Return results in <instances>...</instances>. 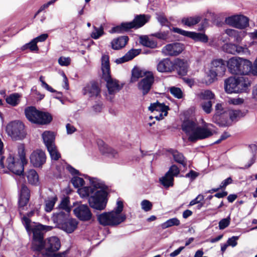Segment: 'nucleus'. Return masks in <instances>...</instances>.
Masks as SVG:
<instances>
[{
    "label": "nucleus",
    "mask_w": 257,
    "mask_h": 257,
    "mask_svg": "<svg viewBox=\"0 0 257 257\" xmlns=\"http://www.w3.org/2000/svg\"><path fill=\"white\" fill-rule=\"evenodd\" d=\"M172 31L175 33L190 38L195 41L207 43L208 41V37L203 33L186 31L178 28H173Z\"/></svg>",
    "instance_id": "13"
},
{
    "label": "nucleus",
    "mask_w": 257,
    "mask_h": 257,
    "mask_svg": "<svg viewBox=\"0 0 257 257\" xmlns=\"http://www.w3.org/2000/svg\"><path fill=\"white\" fill-rule=\"evenodd\" d=\"M140 43L144 46L150 47L151 48H155L157 47V43L156 41L153 40L151 37L147 36L140 37Z\"/></svg>",
    "instance_id": "39"
},
{
    "label": "nucleus",
    "mask_w": 257,
    "mask_h": 257,
    "mask_svg": "<svg viewBox=\"0 0 257 257\" xmlns=\"http://www.w3.org/2000/svg\"><path fill=\"white\" fill-rule=\"evenodd\" d=\"M105 188L101 180L81 175V197H88L92 208L99 211L105 209L107 203Z\"/></svg>",
    "instance_id": "1"
},
{
    "label": "nucleus",
    "mask_w": 257,
    "mask_h": 257,
    "mask_svg": "<svg viewBox=\"0 0 257 257\" xmlns=\"http://www.w3.org/2000/svg\"><path fill=\"white\" fill-rule=\"evenodd\" d=\"M47 150L52 160L57 161L61 157V155L58 151L55 145L47 148Z\"/></svg>",
    "instance_id": "46"
},
{
    "label": "nucleus",
    "mask_w": 257,
    "mask_h": 257,
    "mask_svg": "<svg viewBox=\"0 0 257 257\" xmlns=\"http://www.w3.org/2000/svg\"><path fill=\"white\" fill-rule=\"evenodd\" d=\"M77 222L75 219L69 218L68 220L64 224L66 227L65 228H60L65 231L67 233H70L74 231L77 226Z\"/></svg>",
    "instance_id": "41"
},
{
    "label": "nucleus",
    "mask_w": 257,
    "mask_h": 257,
    "mask_svg": "<svg viewBox=\"0 0 257 257\" xmlns=\"http://www.w3.org/2000/svg\"><path fill=\"white\" fill-rule=\"evenodd\" d=\"M20 95L18 93H13L6 98L7 102L13 106H16L19 103Z\"/></svg>",
    "instance_id": "44"
},
{
    "label": "nucleus",
    "mask_w": 257,
    "mask_h": 257,
    "mask_svg": "<svg viewBox=\"0 0 257 257\" xmlns=\"http://www.w3.org/2000/svg\"><path fill=\"white\" fill-rule=\"evenodd\" d=\"M167 173L172 175L174 178V177L177 176L179 174L180 170L177 166L172 165Z\"/></svg>",
    "instance_id": "60"
},
{
    "label": "nucleus",
    "mask_w": 257,
    "mask_h": 257,
    "mask_svg": "<svg viewBox=\"0 0 257 257\" xmlns=\"http://www.w3.org/2000/svg\"><path fill=\"white\" fill-rule=\"evenodd\" d=\"M160 181L164 187L168 188L173 186L174 178L172 175L166 173L164 176L160 179Z\"/></svg>",
    "instance_id": "42"
},
{
    "label": "nucleus",
    "mask_w": 257,
    "mask_h": 257,
    "mask_svg": "<svg viewBox=\"0 0 257 257\" xmlns=\"http://www.w3.org/2000/svg\"><path fill=\"white\" fill-rule=\"evenodd\" d=\"M242 58L237 57H233L229 59L227 61V66L232 74H237L238 67Z\"/></svg>",
    "instance_id": "24"
},
{
    "label": "nucleus",
    "mask_w": 257,
    "mask_h": 257,
    "mask_svg": "<svg viewBox=\"0 0 257 257\" xmlns=\"http://www.w3.org/2000/svg\"><path fill=\"white\" fill-rule=\"evenodd\" d=\"M236 54L247 56L250 54V52L246 45L241 46L236 45Z\"/></svg>",
    "instance_id": "51"
},
{
    "label": "nucleus",
    "mask_w": 257,
    "mask_h": 257,
    "mask_svg": "<svg viewBox=\"0 0 257 257\" xmlns=\"http://www.w3.org/2000/svg\"><path fill=\"white\" fill-rule=\"evenodd\" d=\"M201 19V17L199 16L184 17L181 20V23L185 26L192 27L197 24Z\"/></svg>",
    "instance_id": "32"
},
{
    "label": "nucleus",
    "mask_w": 257,
    "mask_h": 257,
    "mask_svg": "<svg viewBox=\"0 0 257 257\" xmlns=\"http://www.w3.org/2000/svg\"><path fill=\"white\" fill-rule=\"evenodd\" d=\"M150 17L144 15H140L136 16L134 20L131 22H128L131 24L130 28H139L144 26L149 19Z\"/></svg>",
    "instance_id": "23"
},
{
    "label": "nucleus",
    "mask_w": 257,
    "mask_h": 257,
    "mask_svg": "<svg viewBox=\"0 0 257 257\" xmlns=\"http://www.w3.org/2000/svg\"><path fill=\"white\" fill-rule=\"evenodd\" d=\"M246 35V32L244 31H238L237 30V33L234 37V40L236 42H241L242 39Z\"/></svg>",
    "instance_id": "63"
},
{
    "label": "nucleus",
    "mask_w": 257,
    "mask_h": 257,
    "mask_svg": "<svg viewBox=\"0 0 257 257\" xmlns=\"http://www.w3.org/2000/svg\"><path fill=\"white\" fill-rule=\"evenodd\" d=\"M238 93L245 91L250 86V82L244 76L236 77Z\"/></svg>",
    "instance_id": "26"
},
{
    "label": "nucleus",
    "mask_w": 257,
    "mask_h": 257,
    "mask_svg": "<svg viewBox=\"0 0 257 257\" xmlns=\"http://www.w3.org/2000/svg\"><path fill=\"white\" fill-rule=\"evenodd\" d=\"M4 157H2L0 159V166L2 168H4L5 166L13 173L21 175L24 172V164L18 159H16L13 155H10L6 161V165L4 163Z\"/></svg>",
    "instance_id": "7"
},
{
    "label": "nucleus",
    "mask_w": 257,
    "mask_h": 257,
    "mask_svg": "<svg viewBox=\"0 0 257 257\" xmlns=\"http://www.w3.org/2000/svg\"><path fill=\"white\" fill-rule=\"evenodd\" d=\"M230 218L228 217L226 218L221 219L219 222V228L220 229H223L227 227L230 224Z\"/></svg>",
    "instance_id": "59"
},
{
    "label": "nucleus",
    "mask_w": 257,
    "mask_h": 257,
    "mask_svg": "<svg viewBox=\"0 0 257 257\" xmlns=\"http://www.w3.org/2000/svg\"><path fill=\"white\" fill-rule=\"evenodd\" d=\"M92 220V213L88 206L81 205V221L91 222Z\"/></svg>",
    "instance_id": "30"
},
{
    "label": "nucleus",
    "mask_w": 257,
    "mask_h": 257,
    "mask_svg": "<svg viewBox=\"0 0 257 257\" xmlns=\"http://www.w3.org/2000/svg\"><path fill=\"white\" fill-rule=\"evenodd\" d=\"M69 198L68 197H64L61 200L59 205V208L65 210L67 213H70L71 208L69 207Z\"/></svg>",
    "instance_id": "48"
},
{
    "label": "nucleus",
    "mask_w": 257,
    "mask_h": 257,
    "mask_svg": "<svg viewBox=\"0 0 257 257\" xmlns=\"http://www.w3.org/2000/svg\"><path fill=\"white\" fill-rule=\"evenodd\" d=\"M210 126L211 124H208L204 127H197L194 121L187 120L183 122L182 128L188 135L189 139L194 142L212 136L213 133Z\"/></svg>",
    "instance_id": "4"
},
{
    "label": "nucleus",
    "mask_w": 257,
    "mask_h": 257,
    "mask_svg": "<svg viewBox=\"0 0 257 257\" xmlns=\"http://www.w3.org/2000/svg\"><path fill=\"white\" fill-rule=\"evenodd\" d=\"M30 191L28 188L25 185H22L19 194V207L20 210H23L29 201Z\"/></svg>",
    "instance_id": "18"
},
{
    "label": "nucleus",
    "mask_w": 257,
    "mask_h": 257,
    "mask_svg": "<svg viewBox=\"0 0 257 257\" xmlns=\"http://www.w3.org/2000/svg\"><path fill=\"white\" fill-rule=\"evenodd\" d=\"M225 24L238 29H244L249 26V19L241 14L228 16L225 19Z\"/></svg>",
    "instance_id": "9"
},
{
    "label": "nucleus",
    "mask_w": 257,
    "mask_h": 257,
    "mask_svg": "<svg viewBox=\"0 0 257 257\" xmlns=\"http://www.w3.org/2000/svg\"><path fill=\"white\" fill-rule=\"evenodd\" d=\"M71 182L73 186L77 189V193L80 195V178L79 175L72 177Z\"/></svg>",
    "instance_id": "52"
},
{
    "label": "nucleus",
    "mask_w": 257,
    "mask_h": 257,
    "mask_svg": "<svg viewBox=\"0 0 257 257\" xmlns=\"http://www.w3.org/2000/svg\"><path fill=\"white\" fill-rule=\"evenodd\" d=\"M37 44V42L33 39L30 42L23 46V49L25 50L26 49H29L32 51H37L38 50V47Z\"/></svg>",
    "instance_id": "55"
},
{
    "label": "nucleus",
    "mask_w": 257,
    "mask_h": 257,
    "mask_svg": "<svg viewBox=\"0 0 257 257\" xmlns=\"http://www.w3.org/2000/svg\"><path fill=\"white\" fill-rule=\"evenodd\" d=\"M30 162L35 167H41L46 162L45 153L40 150L34 151L31 155Z\"/></svg>",
    "instance_id": "15"
},
{
    "label": "nucleus",
    "mask_w": 257,
    "mask_h": 257,
    "mask_svg": "<svg viewBox=\"0 0 257 257\" xmlns=\"http://www.w3.org/2000/svg\"><path fill=\"white\" fill-rule=\"evenodd\" d=\"M69 213L64 212L62 211L53 214L52 220L56 224L57 227L59 228H65V222L68 220Z\"/></svg>",
    "instance_id": "17"
},
{
    "label": "nucleus",
    "mask_w": 257,
    "mask_h": 257,
    "mask_svg": "<svg viewBox=\"0 0 257 257\" xmlns=\"http://www.w3.org/2000/svg\"><path fill=\"white\" fill-rule=\"evenodd\" d=\"M97 145L100 153L110 159H117L119 157L118 151L106 144L103 141L98 140Z\"/></svg>",
    "instance_id": "12"
},
{
    "label": "nucleus",
    "mask_w": 257,
    "mask_h": 257,
    "mask_svg": "<svg viewBox=\"0 0 257 257\" xmlns=\"http://www.w3.org/2000/svg\"><path fill=\"white\" fill-rule=\"evenodd\" d=\"M43 142L47 149L55 145V136L53 133L50 131H45L42 134Z\"/></svg>",
    "instance_id": "28"
},
{
    "label": "nucleus",
    "mask_w": 257,
    "mask_h": 257,
    "mask_svg": "<svg viewBox=\"0 0 257 257\" xmlns=\"http://www.w3.org/2000/svg\"><path fill=\"white\" fill-rule=\"evenodd\" d=\"M198 97L201 102L208 100L211 101L212 99L214 98L215 95L211 91L205 90L199 93L198 94Z\"/></svg>",
    "instance_id": "40"
},
{
    "label": "nucleus",
    "mask_w": 257,
    "mask_h": 257,
    "mask_svg": "<svg viewBox=\"0 0 257 257\" xmlns=\"http://www.w3.org/2000/svg\"><path fill=\"white\" fill-rule=\"evenodd\" d=\"M236 45L232 43H227L223 45V49L227 53L236 54Z\"/></svg>",
    "instance_id": "50"
},
{
    "label": "nucleus",
    "mask_w": 257,
    "mask_h": 257,
    "mask_svg": "<svg viewBox=\"0 0 257 257\" xmlns=\"http://www.w3.org/2000/svg\"><path fill=\"white\" fill-rule=\"evenodd\" d=\"M149 109L153 114V116L151 117H153L157 120H160L167 115L169 107L163 103L157 102L152 103L149 107Z\"/></svg>",
    "instance_id": "10"
},
{
    "label": "nucleus",
    "mask_w": 257,
    "mask_h": 257,
    "mask_svg": "<svg viewBox=\"0 0 257 257\" xmlns=\"http://www.w3.org/2000/svg\"><path fill=\"white\" fill-rule=\"evenodd\" d=\"M139 54L138 50H132L128 52L123 57L115 60V62L117 64H120L125 62L128 61L133 59L135 56Z\"/></svg>",
    "instance_id": "33"
},
{
    "label": "nucleus",
    "mask_w": 257,
    "mask_h": 257,
    "mask_svg": "<svg viewBox=\"0 0 257 257\" xmlns=\"http://www.w3.org/2000/svg\"><path fill=\"white\" fill-rule=\"evenodd\" d=\"M84 94L88 95L89 97L97 96L99 93L98 87L94 83L87 85L83 89Z\"/></svg>",
    "instance_id": "29"
},
{
    "label": "nucleus",
    "mask_w": 257,
    "mask_h": 257,
    "mask_svg": "<svg viewBox=\"0 0 257 257\" xmlns=\"http://www.w3.org/2000/svg\"><path fill=\"white\" fill-rule=\"evenodd\" d=\"M200 105L202 109L205 113L209 114L212 111V104L211 101L208 100L201 101Z\"/></svg>",
    "instance_id": "49"
},
{
    "label": "nucleus",
    "mask_w": 257,
    "mask_h": 257,
    "mask_svg": "<svg viewBox=\"0 0 257 257\" xmlns=\"http://www.w3.org/2000/svg\"><path fill=\"white\" fill-rule=\"evenodd\" d=\"M6 132L8 136L15 140L23 139L26 136L24 131V125L20 121L15 120L10 122L6 127Z\"/></svg>",
    "instance_id": "8"
},
{
    "label": "nucleus",
    "mask_w": 257,
    "mask_h": 257,
    "mask_svg": "<svg viewBox=\"0 0 257 257\" xmlns=\"http://www.w3.org/2000/svg\"><path fill=\"white\" fill-rule=\"evenodd\" d=\"M25 113L27 118L34 123L46 124L50 123L52 119L49 113L39 111L34 106L26 107Z\"/></svg>",
    "instance_id": "6"
},
{
    "label": "nucleus",
    "mask_w": 257,
    "mask_h": 257,
    "mask_svg": "<svg viewBox=\"0 0 257 257\" xmlns=\"http://www.w3.org/2000/svg\"><path fill=\"white\" fill-rule=\"evenodd\" d=\"M169 153L172 156L175 162L182 165L184 167L186 166V160L182 154L174 150H170Z\"/></svg>",
    "instance_id": "35"
},
{
    "label": "nucleus",
    "mask_w": 257,
    "mask_h": 257,
    "mask_svg": "<svg viewBox=\"0 0 257 257\" xmlns=\"http://www.w3.org/2000/svg\"><path fill=\"white\" fill-rule=\"evenodd\" d=\"M131 25L128 22L127 23H122L120 25L114 27L111 29L110 31V33H121L124 31H126L131 28H130V26Z\"/></svg>",
    "instance_id": "43"
},
{
    "label": "nucleus",
    "mask_w": 257,
    "mask_h": 257,
    "mask_svg": "<svg viewBox=\"0 0 257 257\" xmlns=\"http://www.w3.org/2000/svg\"><path fill=\"white\" fill-rule=\"evenodd\" d=\"M170 93L177 98H181L183 96V93L181 90L178 87H171L170 88Z\"/></svg>",
    "instance_id": "54"
},
{
    "label": "nucleus",
    "mask_w": 257,
    "mask_h": 257,
    "mask_svg": "<svg viewBox=\"0 0 257 257\" xmlns=\"http://www.w3.org/2000/svg\"><path fill=\"white\" fill-rule=\"evenodd\" d=\"M175 65L177 67L180 74L184 75L186 74L188 68V64L186 61L177 59L176 61Z\"/></svg>",
    "instance_id": "36"
},
{
    "label": "nucleus",
    "mask_w": 257,
    "mask_h": 257,
    "mask_svg": "<svg viewBox=\"0 0 257 257\" xmlns=\"http://www.w3.org/2000/svg\"><path fill=\"white\" fill-rule=\"evenodd\" d=\"M61 243L59 238L52 236L45 240L43 239H33L32 249L38 252L41 257H66L67 251L57 252L60 249Z\"/></svg>",
    "instance_id": "2"
},
{
    "label": "nucleus",
    "mask_w": 257,
    "mask_h": 257,
    "mask_svg": "<svg viewBox=\"0 0 257 257\" xmlns=\"http://www.w3.org/2000/svg\"><path fill=\"white\" fill-rule=\"evenodd\" d=\"M244 100L242 98L239 97L229 98L228 100L229 104L235 105H240L242 104Z\"/></svg>",
    "instance_id": "61"
},
{
    "label": "nucleus",
    "mask_w": 257,
    "mask_h": 257,
    "mask_svg": "<svg viewBox=\"0 0 257 257\" xmlns=\"http://www.w3.org/2000/svg\"><path fill=\"white\" fill-rule=\"evenodd\" d=\"M142 209L146 212L150 211L152 209V203L148 200H144L141 203Z\"/></svg>",
    "instance_id": "56"
},
{
    "label": "nucleus",
    "mask_w": 257,
    "mask_h": 257,
    "mask_svg": "<svg viewBox=\"0 0 257 257\" xmlns=\"http://www.w3.org/2000/svg\"><path fill=\"white\" fill-rule=\"evenodd\" d=\"M57 0H51L48 3L43 5L38 11L37 13L35 14V17H36L39 13L44 11L45 9L48 8L50 5L54 4Z\"/></svg>",
    "instance_id": "64"
},
{
    "label": "nucleus",
    "mask_w": 257,
    "mask_h": 257,
    "mask_svg": "<svg viewBox=\"0 0 257 257\" xmlns=\"http://www.w3.org/2000/svg\"><path fill=\"white\" fill-rule=\"evenodd\" d=\"M154 78L152 73H149L146 77L143 78L138 84L139 90L146 95L150 90L151 86L154 82Z\"/></svg>",
    "instance_id": "14"
},
{
    "label": "nucleus",
    "mask_w": 257,
    "mask_h": 257,
    "mask_svg": "<svg viewBox=\"0 0 257 257\" xmlns=\"http://www.w3.org/2000/svg\"><path fill=\"white\" fill-rule=\"evenodd\" d=\"M101 70L102 72V77L106 82V87L109 94H113L122 88V85L120 84L118 81L112 79L110 76V70L108 55H103L101 58Z\"/></svg>",
    "instance_id": "5"
},
{
    "label": "nucleus",
    "mask_w": 257,
    "mask_h": 257,
    "mask_svg": "<svg viewBox=\"0 0 257 257\" xmlns=\"http://www.w3.org/2000/svg\"><path fill=\"white\" fill-rule=\"evenodd\" d=\"M128 39V37L126 36H122L114 39L111 42L112 48L115 50L122 48L127 43Z\"/></svg>",
    "instance_id": "31"
},
{
    "label": "nucleus",
    "mask_w": 257,
    "mask_h": 257,
    "mask_svg": "<svg viewBox=\"0 0 257 257\" xmlns=\"http://www.w3.org/2000/svg\"><path fill=\"white\" fill-rule=\"evenodd\" d=\"M238 68L237 74H252V63L249 60L242 58Z\"/></svg>",
    "instance_id": "21"
},
{
    "label": "nucleus",
    "mask_w": 257,
    "mask_h": 257,
    "mask_svg": "<svg viewBox=\"0 0 257 257\" xmlns=\"http://www.w3.org/2000/svg\"><path fill=\"white\" fill-rule=\"evenodd\" d=\"M18 154L20 157V160L24 165L27 164V161L25 157V148L23 145H20L18 147Z\"/></svg>",
    "instance_id": "53"
},
{
    "label": "nucleus",
    "mask_w": 257,
    "mask_h": 257,
    "mask_svg": "<svg viewBox=\"0 0 257 257\" xmlns=\"http://www.w3.org/2000/svg\"><path fill=\"white\" fill-rule=\"evenodd\" d=\"M26 176L29 183L32 185L39 184V176L37 172L34 169H31L26 173Z\"/></svg>",
    "instance_id": "34"
},
{
    "label": "nucleus",
    "mask_w": 257,
    "mask_h": 257,
    "mask_svg": "<svg viewBox=\"0 0 257 257\" xmlns=\"http://www.w3.org/2000/svg\"><path fill=\"white\" fill-rule=\"evenodd\" d=\"M179 224L180 221L176 218H173L162 224L161 227L163 229H166L173 226H178Z\"/></svg>",
    "instance_id": "47"
},
{
    "label": "nucleus",
    "mask_w": 257,
    "mask_h": 257,
    "mask_svg": "<svg viewBox=\"0 0 257 257\" xmlns=\"http://www.w3.org/2000/svg\"><path fill=\"white\" fill-rule=\"evenodd\" d=\"M227 114L224 110L222 104L218 103L215 105V114L213 117L214 122L221 126H227L230 124L229 120L226 119Z\"/></svg>",
    "instance_id": "11"
},
{
    "label": "nucleus",
    "mask_w": 257,
    "mask_h": 257,
    "mask_svg": "<svg viewBox=\"0 0 257 257\" xmlns=\"http://www.w3.org/2000/svg\"><path fill=\"white\" fill-rule=\"evenodd\" d=\"M103 34V29L101 27L98 28H94V31L91 33V37L93 39H97Z\"/></svg>",
    "instance_id": "57"
},
{
    "label": "nucleus",
    "mask_w": 257,
    "mask_h": 257,
    "mask_svg": "<svg viewBox=\"0 0 257 257\" xmlns=\"http://www.w3.org/2000/svg\"><path fill=\"white\" fill-rule=\"evenodd\" d=\"M57 200L56 195L48 197L45 201V210L47 212H51Z\"/></svg>",
    "instance_id": "37"
},
{
    "label": "nucleus",
    "mask_w": 257,
    "mask_h": 257,
    "mask_svg": "<svg viewBox=\"0 0 257 257\" xmlns=\"http://www.w3.org/2000/svg\"><path fill=\"white\" fill-rule=\"evenodd\" d=\"M175 68V64L167 58L162 60L157 65V70L160 72H170Z\"/></svg>",
    "instance_id": "19"
},
{
    "label": "nucleus",
    "mask_w": 257,
    "mask_h": 257,
    "mask_svg": "<svg viewBox=\"0 0 257 257\" xmlns=\"http://www.w3.org/2000/svg\"><path fill=\"white\" fill-rule=\"evenodd\" d=\"M217 74H222L225 70V64L222 59H215L212 61L210 69Z\"/></svg>",
    "instance_id": "25"
},
{
    "label": "nucleus",
    "mask_w": 257,
    "mask_h": 257,
    "mask_svg": "<svg viewBox=\"0 0 257 257\" xmlns=\"http://www.w3.org/2000/svg\"><path fill=\"white\" fill-rule=\"evenodd\" d=\"M184 50L182 44L176 43L167 45L162 49V52L166 55L176 56Z\"/></svg>",
    "instance_id": "16"
},
{
    "label": "nucleus",
    "mask_w": 257,
    "mask_h": 257,
    "mask_svg": "<svg viewBox=\"0 0 257 257\" xmlns=\"http://www.w3.org/2000/svg\"><path fill=\"white\" fill-rule=\"evenodd\" d=\"M58 62L62 66H68L70 64L71 59L69 57L61 56L58 59Z\"/></svg>",
    "instance_id": "58"
},
{
    "label": "nucleus",
    "mask_w": 257,
    "mask_h": 257,
    "mask_svg": "<svg viewBox=\"0 0 257 257\" xmlns=\"http://www.w3.org/2000/svg\"><path fill=\"white\" fill-rule=\"evenodd\" d=\"M52 226L44 225L41 224L37 225L33 229V239H43L44 232L52 230Z\"/></svg>",
    "instance_id": "20"
},
{
    "label": "nucleus",
    "mask_w": 257,
    "mask_h": 257,
    "mask_svg": "<svg viewBox=\"0 0 257 257\" xmlns=\"http://www.w3.org/2000/svg\"><path fill=\"white\" fill-rule=\"evenodd\" d=\"M123 202L120 199H117L116 207L109 212H104L97 215L99 223L103 226H116L124 222L126 218V215L122 213Z\"/></svg>",
    "instance_id": "3"
},
{
    "label": "nucleus",
    "mask_w": 257,
    "mask_h": 257,
    "mask_svg": "<svg viewBox=\"0 0 257 257\" xmlns=\"http://www.w3.org/2000/svg\"><path fill=\"white\" fill-rule=\"evenodd\" d=\"M66 169L71 174L72 177L80 175L78 170L75 169L69 164H66Z\"/></svg>",
    "instance_id": "62"
},
{
    "label": "nucleus",
    "mask_w": 257,
    "mask_h": 257,
    "mask_svg": "<svg viewBox=\"0 0 257 257\" xmlns=\"http://www.w3.org/2000/svg\"><path fill=\"white\" fill-rule=\"evenodd\" d=\"M218 74L215 72L211 71L209 69L205 73L202 82L207 85L212 83L216 79V76Z\"/></svg>",
    "instance_id": "38"
},
{
    "label": "nucleus",
    "mask_w": 257,
    "mask_h": 257,
    "mask_svg": "<svg viewBox=\"0 0 257 257\" xmlns=\"http://www.w3.org/2000/svg\"><path fill=\"white\" fill-rule=\"evenodd\" d=\"M228 115L230 119L233 121H236L243 116V113L239 110H229Z\"/></svg>",
    "instance_id": "45"
},
{
    "label": "nucleus",
    "mask_w": 257,
    "mask_h": 257,
    "mask_svg": "<svg viewBox=\"0 0 257 257\" xmlns=\"http://www.w3.org/2000/svg\"><path fill=\"white\" fill-rule=\"evenodd\" d=\"M149 73H152L151 72L141 69L139 68H134L132 71V77L131 81L135 82L140 78H145Z\"/></svg>",
    "instance_id": "27"
},
{
    "label": "nucleus",
    "mask_w": 257,
    "mask_h": 257,
    "mask_svg": "<svg viewBox=\"0 0 257 257\" xmlns=\"http://www.w3.org/2000/svg\"><path fill=\"white\" fill-rule=\"evenodd\" d=\"M236 77H229L225 81L224 89L227 93H238Z\"/></svg>",
    "instance_id": "22"
}]
</instances>
